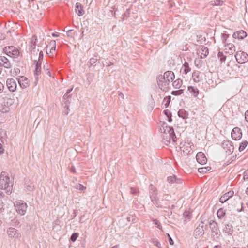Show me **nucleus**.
Listing matches in <instances>:
<instances>
[{"instance_id":"f257e3e1","label":"nucleus","mask_w":248,"mask_h":248,"mask_svg":"<svg viewBox=\"0 0 248 248\" xmlns=\"http://www.w3.org/2000/svg\"><path fill=\"white\" fill-rule=\"evenodd\" d=\"M175 75L171 71H168L164 75H159L156 80L159 88L163 92H167L169 89V85L174 79Z\"/></svg>"},{"instance_id":"f03ea898","label":"nucleus","mask_w":248,"mask_h":248,"mask_svg":"<svg viewBox=\"0 0 248 248\" xmlns=\"http://www.w3.org/2000/svg\"><path fill=\"white\" fill-rule=\"evenodd\" d=\"M13 185V182L10 181L7 172L2 171L0 175V188L5 190L6 193L10 195L12 191Z\"/></svg>"},{"instance_id":"7ed1b4c3","label":"nucleus","mask_w":248,"mask_h":248,"mask_svg":"<svg viewBox=\"0 0 248 248\" xmlns=\"http://www.w3.org/2000/svg\"><path fill=\"white\" fill-rule=\"evenodd\" d=\"M211 230V239L213 241L218 242L221 233L219 231L218 224L214 220L206 219Z\"/></svg>"},{"instance_id":"20e7f679","label":"nucleus","mask_w":248,"mask_h":248,"mask_svg":"<svg viewBox=\"0 0 248 248\" xmlns=\"http://www.w3.org/2000/svg\"><path fill=\"white\" fill-rule=\"evenodd\" d=\"M201 221L199 225L196 227L194 231V236L195 238H200L204 234V225L206 222V219L203 216L201 217Z\"/></svg>"},{"instance_id":"39448f33","label":"nucleus","mask_w":248,"mask_h":248,"mask_svg":"<svg viewBox=\"0 0 248 248\" xmlns=\"http://www.w3.org/2000/svg\"><path fill=\"white\" fill-rule=\"evenodd\" d=\"M14 205L18 214L20 215L25 214L27 208V205L24 201L21 200L16 201L14 203Z\"/></svg>"},{"instance_id":"423d86ee","label":"nucleus","mask_w":248,"mask_h":248,"mask_svg":"<svg viewBox=\"0 0 248 248\" xmlns=\"http://www.w3.org/2000/svg\"><path fill=\"white\" fill-rule=\"evenodd\" d=\"M3 51L8 56L13 58H17L20 54L18 49L13 46H5Z\"/></svg>"},{"instance_id":"0eeeda50","label":"nucleus","mask_w":248,"mask_h":248,"mask_svg":"<svg viewBox=\"0 0 248 248\" xmlns=\"http://www.w3.org/2000/svg\"><path fill=\"white\" fill-rule=\"evenodd\" d=\"M235 58L238 63H244L248 61V55L245 52L242 51H237L235 55Z\"/></svg>"},{"instance_id":"6e6552de","label":"nucleus","mask_w":248,"mask_h":248,"mask_svg":"<svg viewBox=\"0 0 248 248\" xmlns=\"http://www.w3.org/2000/svg\"><path fill=\"white\" fill-rule=\"evenodd\" d=\"M222 147L226 150V153L228 155L232 154L234 150V146L232 141L228 140L223 141L222 143Z\"/></svg>"},{"instance_id":"1a4fd4ad","label":"nucleus","mask_w":248,"mask_h":248,"mask_svg":"<svg viewBox=\"0 0 248 248\" xmlns=\"http://www.w3.org/2000/svg\"><path fill=\"white\" fill-rule=\"evenodd\" d=\"M151 201L153 204L157 208H169V206H163L159 201V199L157 197V195L155 194L152 195L151 197H150Z\"/></svg>"},{"instance_id":"9d476101","label":"nucleus","mask_w":248,"mask_h":248,"mask_svg":"<svg viewBox=\"0 0 248 248\" xmlns=\"http://www.w3.org/2000/svg\"><path fill=\"white\" fill-rule=\"evenodd\" d=\"M242 133L240 128L234 127L231 133V136L232 139L235 140H238L242 138Z\"/></svg>"},{"instance_id":"9b49d317","label":"nucleus","mask_w":248,"mask_h":248,"mask_svg":"<svg viewBox=\"0 0 248 248\" xmlns=\"http://www.w3.org/2000/svg\"><path fill=\"white\" fill-rule=\"evenodd\" d=\"M180 149L181 154L184 155H187L192 151L190 144L186 142L180 146Z\"/></svg>"},{"instance_id":"f8f14e48","label":"nucleus","mask_w":248,"mask_h":248,"mask_svg":"<svg viewBox=\"0 0 248 248\" xmlns=\"http://www.w3.org/2000/svg\"><path fill=\"white\" fill-rule=\"evenodd\" d=\"M6 85L8 89L11 92H14L16 90L17 84L16 80L14 78H8L6 81Z\"/></svg>"},{"instance_id":"ddd939ff","label":"nucleus","mask_w":248,"mask_h":248,"mask_svg":"<svg viewBox=\"0 0 248 248\" xmlns=\"http://www.w3.org/2000/svg\"><path fill=\"white\" fill-rule=\"evenodd\" d=\"M196 158L197 162L201 165L205 164L207 161V159L204 153L201 152L197 154Z\"/></svg>"},{"instance_id":"4468645a","label":"nucleus","mask_w":248,"mask_h":248,"mask_svg":"<svg viewBox=\"0 0 248 248\" xmlns=\"http://www.w3.org/2000/svg\"><path fill=\"white\" fill-rule=\"evenodd\" d=\"M7 233L11 238H17L19 235L18 230L13 227H10L7 230Z\"/></svg>"},{"instance_id":"2eb2a0df","label":"nucleus","mask_w":248,"mask_h":248,"mask_svg":"<svg viewBox=\"0 0 248 248\" xmlns=\"http://www.w3.org/2000/svg\"><path fill=\"white\" fill-rule=\"evenodd\" d=\"M162 138L163 143L166 145H168L170 143L171 140H172L173 142H175L177 140L176 137L174 138L173 135L170 134L163 135Z\"/></svg>"},{"instance_id":"dca6fc26","label":"nucleus","mask_w":248,"mask_h":248,"mask_svg":"<svg viewBox=\"0 0 248 248\" xmlns=\"http://www.w3.org/2000/svg\"><path fill=\"white\" fill-rule=\"evenodd\" d=\"M247 36V33L243 30H240L234 32L232 37L234 39H238L239 40H242Z\"/></svg>"},{"instance_id":"f3484780","label":"nucleus","mask_w":248,"mask_h":248,"mask_svg":"<svg viewBox=\"0 0 248 248\" xmlns=\"http://www.w3.org/2000/svg\"><path fill=\"white\" fill-rule=\"evenodd\" d=\"M162 128L163 132L161 131V132L163 133L164 135H172L173 137H174V138H176V135L172 127L163 125Z\"/></svg>"},{"instance_id":"a211bd4d","label":"nucleus","mask_w":248,"mask_h":248,"mask_svg":"<svg viewBox=\"0 0 248 248\" xmlns=\"http://www.w3.org/2000/svg\"><path fill=\"white\" fill-rule=\"evenodd\" d=\"M223 232L224 233H227L228 235L231 236L233 232V228L232 224L230 223L225 224L224 227L223 228Z\"/></svg>"},{"instance_id":"6ab92c4d","label":"nucleus","mask_w":248,"mask_h":248,"mask_svg":"<svg viewBox=\"0 0 248 248\" xmlns=\"http://www.w3.org/2000/svg\"><path fill=\"white\" fill-rule=\"evenodd\" d=\"M202 74L199 71H195L192 73V78L195 82H199L202 80Z\"/></svg>"},{"instance_id":"aec40b11","label":"nucleus","mask_w":248,"mask_h":248,"mask_svg":"<svg viewBox=\"0 0 248 248\" xmlns=\"http://www.w3.org/2000/svg\"><path fill=\"white\" fill-rule=\"evenodd\" d=\"M18 82L22 88H26L29 86L28 79L24 76L18 78Z\"/></svg>"},{"instance_id":"412c9836","label":"nucleus","mask_w":248,"mask_h":248,"mask_svg":"<svg viewBox=\"0 0 248 248\" xmlns=\"http://www.w3.org/2000/svg\"><path fill=\"white\" fill-rule=\"evenodd\" d=\"M234 194V192L233 191L230 190L229 192L225 193L219 199V201L220 202L223 203L226 201H227L230 198L233 196Z\"/></svg>"},{"instance_id":"4be33fe9","label":"nucleus","mask_w":248,"mask_h":248,"mask_svg":"<svg viewBox=\"0 0 248 248\" xmlns=\"http://www.w3.org/2000/svg\"><path fill=\"white\" fill-rule=\"evenodd\" d=\"M56 43L55 41H51L48 45L46 46V53L47 54L53 53L55 51Z\"/></svg>"},{"instance_id":"5701e85b","label":"nucleus","mask_w":248,"mask_h":248,"mask_svg":"<svg viewBox=\"0 0 248 248\" xmlns=\"http://www.w3.org/2000/svg\"><path fill=\"white\" fill-rule=\"evenodd\" d=\"M75 11L79 16H82L85 13V11L83 9V6L78 2H77L76 4Z\"/></svg>"},{"instance_id":"b1692460","label":"nucleus","mask_w":248,"mask_h":248,"mask_svg":"<svg viewBox=\"0 0 248 248\" xmlns=\"http://www.w3.org/2000/svg\"><path fill=\"white\" fill-rule=\"evenodd\" d=\"M225 49H228V51L226 52L230 54H232L235 51V46L232 43H227L225 45Z\"/></svg>"},{"instance_id":"393cba45","label":"nucleus","mask_w":248,"mask_h":248,"mask_svg":"<svg viewBox=\"0 0 248 248\" xmlns=\"http://www.w3.org/2000/svg\"><path fill=\"white\" fill-rule=\"evenodd\" d=\"M188 91L194 97H197L199 93V91L197 88L194 86H188Z\"/></svg>"},{"instance_id":"a878e982","label":"nucleus","mask_w":248,"mask_h":248,"mask_svg":"<svg viewBox=\"0 0 248 248\" xmlns=\"http://www.w3.org/2000/svg\"><path fill=\"white\" fill-rule=\"evenodd\" d=\"M178 115L179 117L186 119L187 118L188 113L184 109H180L178 112Z\"/></svg>"},{"instance_id":"bb28decb","label":"nucleus","mask_w":248,"mask_h":248,"mask_svg":"<svg viewBox=\"0 0 248 248\" xmlns=\"http://www.w3.org/2000/svg\"><path fill=\"white\" fill-rule=\"evenodd\" d=\"M201 57L202 58H205L209 53L208 48L207 47L202 46L201 47Z\"/></svg>"},{"instance_id":"cd10ccee","label":"nucleus","mask_w":248,"mask_h":248,"mask_svg":"<svg viewBox=\"0 0 248 248\" xmlns=\"http://www.w3.org/2000/svg\"><path fill=\"white\" fill-rule=\"evenodd\" d=\"M71 94H68V95H66V94L65 93L63 96V99L64 100H65L64 104L65 105V106L67 107V109H68V106L70 103V100H71Z\"/></svg>"},{"instance_id":"c85d7f7f","label":"nucleus","mask_w":248,"mask_h":248,"mask_svg":"<svg viewBox=\"0 0 248 248\" xmlns=\"http://www.w3.org/2000/svg\"><path fill=\"white\" fill-rule=\"evenodd\" d=\"M41 70V65H39V64H38V65H36L35 70L34 71V74L36 80L35 83H36L38 81V76L40 74Z\"/></svg>"},{"instance_id":"c756f323","label":"nucleus","mask_w":248,"mask_h":248,"mask_svg":"<svg viewBox=\"0 0 248 248\" xmlns=\"http://www.w3.org/2000/svg\"><path fill=\"white\" fill-rule=\"evenodd\" d=\"M155 194L157 195V189L152 184L149 186V197H151L152 195Z\"/></svg>"},{"instance_id":"7c9ffc66","label":"nucleus","mask_w":248,"mask_h":248,"mask_svg":"<svg viewBox=\"0 0 248 248\" xmlns=\"http://www.w3.org/2000/svg\"><path fill=\"white\" fill-rule=\"evenodd\" d=\"M182 83V80L178 78L173 82L172 85L174 88L179 89L181 87Z\"/></svg>"},{"instance_id":"2f4dec72","label":"nucleus","mask_w":248,"mask_h":248,"mask_svg":"<svg viewBox=\"0 0 248 248\" xmlns=\"http://www.w3.org/2000/svg\"><path fill=\"white\" fill-rule=\"evenodd\" d=\"M25 185V187L28 191H32L34 189V185H33L32 183L30 182V181H26Z\"/></svg>"},{"instance_id":"473e14b6","label":"nucleus","mask_w":248,"mask_h":248,"mask_svg":"<svg viewBox=\"0 0 248 248\" xmlns=\"http://www.w3.org/2000/svg\"><path fill=\"white\" fill-rule=\"evenodd\" d=\"M217 216L218 218L222 219L226 214L225 210L223 208H219L217 211Z\"/></svg>"},{"instance_id":"72a5a7b5","label":"nucleus","mask_w":248,"mask_h":248,"mask_svg":"<svg viewBox=\"0 0 248 248\" xmlns=\"http://www.w3.org/2000/svg\"><path fill=\"white\" fill-rule=\"evenodd\" d=\"M183 67L184 68V72L185 74H187L191 70V68L189 67L188 63L186 61H185L184 63L183 64Z\"/></svg>"},{"instance_id":"f704fd0d","label":"nucleus","mask_w":248,"mask_h":248,"mask_svg":"<svg viewBox=\"0 0 248 248\" xmlns=\"http://www.w3.org/2000/svg\"><path fill=\"white\" fill-rule=\"evenodd\" d=\"M217 57L222 62H225L226 59V56L224 55L222 52L221 51H219L218 52Z\"/></svg>"},{"instance_id":"c9c22d12","label":"nucleus","mask_w":248,"mask_h":248,"mask_svg":"<svg viewBox=\"0 0 248 248\" xmlns=\"http://www.w3.org/2000/svg\"><path fill=\"white\" fill-rule=\"evenodd\" d=\"M247 145H248V141L247 140L243 141L241 143V144L239 146V152L243 151L245 149V148L247 147Z\"/></svg>"},{"instance_id":"e433bc0d","label":"nucleus","mask_w":248,"mask_h":248,"mask_svg":"<svg viewBox=\"0 0 248 248\" xmlns=\"http://www.w3.org/2000/svg\"><path fill=\"white\" fill-rule=\"evenodd\" d=\"M172 197L169 194H163L162 198V201L170 202Z\"/></svg>"},{"instance_id":"4c0bfd02","label":"nucleus","mask_w":248,"mask_h":248,"mask_svg":"<svg viewBox=\"0 0 248 248\" xmlns=\"http://www.w3.org/2000/svg\"><path fill=\"white\" fill-rule=\"evenodd\" d=\"M211 5L215 6H221L224 3L223 1L221 0H215L210 2Z\"/></svg>"},{"instance_id":"58836bf2","label":"nucleus","mask_w":248,"mask_h":248,"mask_svg":"<svg viewBox=\"0 0 248 248\" xmlns=\"http://www.w3.org/2000/svg\"><path fill=\"white\" fill-rule=\"evenodd\" d=\"M210 167H202L198 169V171L200 173H206L211 170Z\"/></svg>"},{"instance_id":"ea45409f","label":"nucleus","mask_w":248,"mask_h":248,"mask_svg":"<svg viewBox=\"0 0 248 248\" xmlns=\"http://www.w3.org/2000/svg\"><path fill=\"white\" fill-rule=\"evenodd\" d=\"M171 101V96H168L164 98L163 102L166 103L164 104V105L165 106V108H167Z\"/></svg>"},{"instance_id":"a19ab883","label":"nucleus","mask_w":248,"mask_h":248,"mask_svg":"<svg viewBox=\"0 0 248 248\" xmlns=\"http://www.w3.org/2000/svg\"><path fill=\"white\" fill-rule=\"evenodd\" d=\"M184 93V90L183 89H180L176 91H173L171 92V94L177 96L182 94Z\"/></svg>"},{"instance_id":"79ce46f5","label":"nucleus","mask_w":248,"mask_h":248,"mask_svg":"<svg viewBox=\"0 0 248 248\" xmlns=\"http://www.w3.org/2000/svg\"><path fill=\"white\" fill-rule=\"evenodd\" d=\"M176 175H173L172 176H170L168 177L167 181L169 183H175V181H176Z\"/></svg>"},{"instance_id":"37998d69","label":"nucleus","mask_w":248,"mask_h":248,"mask_svg":"<svg viewBox=\"0 0 248 248\" xmlns=\"http://www.w3.org/2000/svg\"><path fill=\"white\" fill-rule=\"evenodd\" d=\"M20 223L19 219L17 217H15L11 220V224L13 226H16Z\"/></svg>"},{"instance_id":"c03bdc74","label":"nucleus","mask_w":248,"mask_h":248,"mask_svg":"<svg viewBox=\"0 0 248 248\" xmlns=\"http://www.w3.org/2000/svg\"><path fill=\"white\" fill-rule=\"evenodd\" d=\"M229 34H226V33H222L221 34V40L223 44L225 45L227 44V39L229 37Z\"/></svg>"},{"instance_id":"a18cd8bd","label":"nucleus","mask_w":248,"mask_h":248,"mask_svg":"<svg viewBox=\"0 0 248 248\" xmlns=\"http://www.w3.org/2000/svg\"><path fill=\"white\" fill-rule=\"evenodd\" d=\"M97 60V59L96 57L91 58L88 62V63H89V66L93 65V64L96 62Z\"/></svg>"},{"instance_id":"49530a36","label":"nucleus","mask_w":248,"mask_h":248,"mask_svg":"<svg viewBox=\"0 0 248 248\" xmlns=\"http://www.w3.org/2000/svg\"><path fill=\"white\" fill-rule=\"evenodd\" d=\"M78 235L79 234L78 232L72 233L70 237V240L72 242H75L78 237Z\"/></svg>"},{"instance_id":"de8ad7c7","label":"nucleus","mask_w":248,"mask_h":248,"mask_svg":"<svg viewBox=\"0 0 248 248\" xmlns=\"http://www.w3.org/2000/svg\"><path fill=\"white\" fill-rule=\"evenodd\" d=\"M48 65H44L43 69L45 71L46 74L48 75L49 77H51V72L48 68Z\"/></svg>"},{"instance_id":"09e8293b","label":"nucleus","mask_w":248,"mask_h":248,"mask_svg":"<svg viewBox=\"0 0 248 248\" xmlns=\"http://www.w3.org/2000/svg\"><path fill=\"white\" fill-rule=\"evenodd\" d=\"M183 216L185 218L190 220L191 218L190 213L189 211H186L183 213Z\"/></svg>"},{"instance_id":"8fccbe9b","label":"nucleus","mask_w":248,"mask_h":248,"mask_svg":"<svg viewBox=\"0 0 248 248\" xmlns=\"http://www.w3.org/2000/svg\"><path fill=\"white\" fill-rule=\"evenodd\" d=\"M153 221L154 222V223L156 225V227L157 228H158L159 230L162 229V226H161V223L158 220L155 219H154Z\"/></svg>"},{"instance_id":"3c124183","label":"nucleus","mask_w":248,"mask_h":248,"mask_svg":"<svg viewBox=\"0 0 248 248\" xmlns=\"http://www.w3.org/2000/svg\"><path fill=\"white\" fill-rule=\"evenodd\" d=\"M2 67H4V68H6L7 69H9L11 67V64L9 60L6 61V62L2 63Z\"/></svg>"},{"instance_id":"603ef678","label":"nucleus","mask_w":248,"mask_h":248,"mask_svg":"<svg viewBox=\"0 0 248 248\" xmlns=\"http://www.w3.org/2000/svg\"><path fill=\"white\" fill-rule=\"evenodd\" d=\"M37 41V36L36 35L34 34L32 36V37L30 41V43L33 44H34H34H36Z\"/></svg>"},{"instance_id":"864d4df0","label":"nucleus","mask_w":248,"mask_h":248,"mask_svg":"<svg viewBox=\"0 0 248 248\" xmlns=\"http://www.w3.org/2000/svg\"><path fill=\"white\" fill-rule=\"evenodd\" d=\"M102 64H103V66H106L108 67L110 65H113V63L110 61L105 60V61L102 62Z\"/></svg>"},{"instance_id":"5fc2aeb1","label":"nucleus","mask_w":248,"mask_h":248,"mask_svg":"<svg viewBox=\"0 0 248 248\" xmlns=\"http://www.w3.org/2000/svg\"><path fill=\"white\" fill-rule=\"evenodd\" d=\"M166 236L168 238V241H169V244L170 245H173L174 244V242H173V240L172 239V238L170 237V235L169 233H167Z\"/></svg>"},{"instance_id":"6e6d98bb","label":"nucleus","mask_w":248,"mask_h":248,"mask_svg":"<svg viewBox=\"0 0 248 248\" xmlns=\"http://www.w3.org/2000/svg\"><path fill=\"white\" fill-rule=\"evenodd\" d=\"M36 44H30V45L29 46V50L30 51L36 49Z\"/></svg>"},{"instance_id":"4d7b16f0","label":"nucleus","mask_w":248,"mask_h":248,"mask_svg":"<svg viewBox=\"0 0 248 248\" xmlns=\"http://www.w3.org/2000/svg\"><path fill=\"white\" fill-rule=\"evenodd\" d=\"M39 51V50L37 49V50H31L30 51L31 52V58L32 59V57L34 56H36V55H37V54H38V52Z\"/></svg>"},{"instance_id":"13d9d810","label":"nucleus","mask_w":248,"mask_h":248,"mask_svg":"<svg viewBox=\"0 0 248 248\" xmlns=\"http://www.w3.org/2000/svg\"><path fill=\"white\" fill-rule=\"evenodd\" d=\"M43 52L42 51H40L39 53V57H38V61L40 62H42V61L43 60Z\"/></svg>"},{"instance_id":"bf43d9fd","label":"nucleus","mask_w":248,"mask_h":248,"mask_svg":"<svg viewBox=\"0 0 248 248\" xmlns=\"http://www.w3.org/2000/svg\"><path fill=\"white\" fill-rule=\"evenodd\" d=\"M87 80L89 82V84H90L93 80V75L92 74H89L87 78Z\"/></svg>"},{"instance_id":"052dcab7","label":"nucleus","mask_w":248,"mask_h":248,"mask_svg":"<svg viewBox=\"0 0 248 248\" xmlns=\"http://www.w3.org/2000/svg\"><path fill=\"white\" fill-rule=\"evenodd\" d=\"M130 15V12L129 9H127L126 11L124 13L123 16V19H124L125 17L127 18Z\"/></svg>"},{"instance_id":"680f3d73","label":"nucleus","mask_w":248,"mask_h":248,"mask_svg":"<svg viewBox=\"0 0 248 248\" xmlns=\"http://www.w3.org/2000/svg\"><path fill=\"white\" fill-rule=\"evenodd\" d=\"M243 179L247 180L248 179V169L246 170L243 173Z\"/></svg>"},{"instance_id":"e2e57ef3","label":"nucleus","mask_w":248,"mask_h":248,"mask_svg":"<svg viewBox=\"0 0 248 248\" xmlns=\"http://www.w3.org/2000/svg\"><path fill=\"white\" fill-rule=\"evenodd\" d=\"M130 192L133 195H136L138 193V190L134 187H131L130 188Z\"/></svg>"},{"instance_id":"0e129e2a","label":"nucleus","mask_w":248,"mask_h":248,"mask_svg":"<svg viewBox=\"0 0 248 248\" xmlns=\"http://www.w3.org/2000/svg\"><path fill=\"white\" fill-rule=\"evenodd\" d=\"M163 112L167 117L171 115V112L168 109L164 110Z\"/></svg>"},{"instance_id":"69168bd1","label":"nucleus","mask_w":248,"mask_h":248,"mask_svg":"<svg viewBox=\"0 0 248 248\" xmlns=\"http://www.w3.org/2000/svg\"><path fill=\"white\" fill-rule=\"evenodd\" d=\"M154 244L155 246L159 248H162L160 243L159 242H158L157 240H155L154 241Z\"/></svg>"},{"instance_id":"338daca9","label":"nucleus","mask_w":248,"mask_h":248,"mask_svg":"<svg viewBox=\"0 0 248 248\" xmlns=\"http://www.w3.org/2000/svg\"><path fill=\"white\" fill-rule=\"evenodd\" d=\"M126 219L128 221V222H130V221H132L134 223H135V221L134 220H135V218H134V217L133 216H129V217H127V218H126Z\"/></svg>"},{"instance_id":"774afa93","label":"nucleus","mask_w":248,"mask_h":248,"mask_svg":"<svg viewBox=\"0 0 248 248\" xmlns=\"http://www.w3.org/2000/svg\"><path fill=\"white\" fill-rule=\"evenodd\" d=\"M70 171L76 174L77 173L76 168L74 166H72L70 169Z\"/></svg>"}]
</instances>
